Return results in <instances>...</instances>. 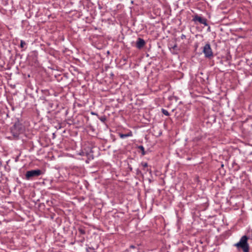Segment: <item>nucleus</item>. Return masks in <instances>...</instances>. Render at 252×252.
I'll return each mask as SVG.
<instances>
[{"label": "nucleus", "instance_id": "5", "mask_svg": "<svg viewBox=\"0 0 252 252\" xmlns=\"http://www.w3.org/2000/svg\"><path fill=\"white\" fill-rule=\"evenodd\" d=\"M193 20L194 21H198L201 24H202L205 26H207V20L205 18H203L201 17H199L197 15H196L194 16V17L193 18Z\"/></svg>", "mask_w": 252, "mask_h": 252}, {"label": "nucleus", "instance_id": "12", "mask_svg": "<svg viewBox=\"0 0 252 252\" xmlns=\"http://www.w3.org/2000/svg\"><path fill=\"white\" fill-rule=\"evenodd\" d=\"M24 44H25L24 42L23 41H21V47H23Z\"/></svg>", "mask_w": 252, "mask_h": 252}, {"label": "nucleus", "instance_id": "7", "mask_svg": "<svg viewBox=\"0 0 252 252\" xmlns=\"http://www.w3.org/2000/svg\"><path fill=\"white\" fill-rule=\"evenodd\" d=\"M131 135L132 134L131 133H128V134H120V137L121 138H126V137L131 136Z\"/></svg>", "mask_w": 252, "mask_h": 252}, {"label": "nucleus", "instance_id": "11", "mask_svg": "<svg viewBox=\"0 0 252 252\" xmlns=\"http://www.w3.org/2000/svg\"><path fill=\"white\" fill-rule=\"evenodd\" d=\"M141 165L144 167H146L148 166V164L146 162H142V163H141Z\"/></svg>", "mask_w": 252, "mask_h": 252}, {"label": "nucleus", "instance_id": "2", "mask_svg": "<svg viewBox=\"0 0 252 252\" xmlns=\"http://www.w3.org/2000/svg\"><path fill=\"white\" fill-rule=\"evenodd\" d=\"M203 53L207 58H211L213 56V53L210 45L206 44L203 47Z\"/></svg>", "mask_w": 252, "mask_h": 252}, {"label": "nucleus", "instance_id": "8", "mask_svg": "<svg viewBox=\"0 0 252 252\" xmlns=\"http://www.w3.org/2000/svg\"><path fill=\"white\" fill-rule=\"evenodd\" d=\"M162 113L165 115V116H169V113H168V112L165 110V109H162Z\"/></svg>", "mask_w": 252, "mask_h": 252}, {"label": "nucleus", "instance_id": "4", "mask_svg": "<svg viewBox=\"0 0 252 252\" xmlns=\"http://www.w3.org/2000/svg\"><path fill=\"white\" fill-rule=\"evenodd\" d=\"M11 133L15 137L18 136L20 133V126L19 124H15L11 129Z\"/></svg>", "mask_w": 252, "mask_h": 252}, {"label": "nucleus", "instance_id": "13", "mask_svg": "<svg viewBox=\"0 0 252 252\" xmlns=\"http://www.w3.org/2000/svg\"><path fill=\"white\" fill-rule=\"evenodd\" d=\"M177 48V46L176 45H174L173 47V49H175Z\"/></svg>", "mask_w": 252, "mask_h": 252}, {"label": "nucleus", "instance_id": "3", "mask_svg": "<svg viewBox=\"0 0 252 252\" xmlns=\"http://www.w3.org/2000/svg\"><path fill=\"white\" fill-rule=\"evenodd\" d=\"M42 172L39 169L30 170L26 172V177L27 179L29 180L32 177L38 176Z\"/></svg>", "mask_w": 252, "mask_h": 252}, {"label": "nucleus", "instance_id": "9", "mask_svg": "<svg viewBox=\"0 0 252 252\" xmlns=\"http://www.w3.org/2000/svg\"><path fill=\"white\" fill-rule=\"evenodd\" d=\"M79 231L81 234H84L85 233V230L82 228H79Z\"/></svg>", "mask_w": 252, "mask_h": 252}, {"label": "nucleus", "instance_id": "1", "mask_svg": "<svg viewBox=\"0 0 252 252\" xmlns=\"http://www.w3.org/2000/svg\"><path fill=\"white\" fill-rule=\"evenodd\" d=\"M248 238L247 236H242L239 242L234 244L238 249L241 248L244 252H249V246L248 243Z\"/></svg>", "mask_w": 252, "mask_h": 252}, {"label": "nucleus", "instance_id": "10", "mask_svg": "<svg viewBox=\"0 0 252 252\" xmlns=\"http://www.w3.org/2000/svg\"><path fill=\"white\" fill-rule=\"evenodd\" d=\"M139 149H140L142 151V154L144 155H145V152H144V147L142 146H141L139 147Z\"/></svg>", "mask_w": 252, "mask_h": 252}, {"label": "nucleus", "instance_id": "6", "mask_svg": "<svg viewBox=\"0 0 252 252\" xmlns=\"http://www.w3.org/2000/svg\"><path fill=\"white\" fill-rule=\"evenodd\" d=\"M145 44V41L140 38H139L136 42V47L138 49H141Z\"/></svg>", "mask_w": 252, "mask_h": 252}, {"label": "nucleus", "instance_id": "15", "mask_svg": "<svg viewBox=\"0 0 252 252\" xmlns=\"http://www.w3.org/2000/svg\"><path fill=\"white\" fill-rule=\"evenodd\" d=\"M131 3H133V1H131Z\"/></svg>", "mask_w": 252, "mask_h": 252}, {"label": "nucleus", "instance_id": "14", "mask_svg": "<svg viewBox=\"0 0 252 252\" xmlns=\"http://www.w3.org/2000/svg\"><path fill=\"white\" fill-rule=\"evenodd\" d=\"M130 248H134V246H133V245H131V246H130Z\"/></svg>", "mask_w": 252, "mask_h": 252}]
</instances>
